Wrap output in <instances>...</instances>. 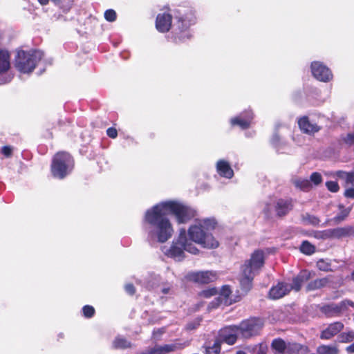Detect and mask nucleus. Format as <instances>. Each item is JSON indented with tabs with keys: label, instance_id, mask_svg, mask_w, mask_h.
Instances as JSON below:
<instances>
[{
	"label": "nucleus",
	"instance_id": "obj_1",
	"mask_svg": "<svg viewBox=\"0 0 354 354\" xmlns=\"http://www.w3.org/2000/svg\"><path fill=\"white\" fill-rule=\"evenodd\" d=\"M174 214L178 223H184L195 215V212L181 203L167 201L154 205L145 215L143 227L150 241L165 243L174 232L172 225L167 218Z\"/></svg>",
	"mask_w": 354,
	"mask_h": 354
},
{
	"label": "nucleus",
	"instance_id": "obj_2",
	"mask_svg": "<svg viewBox=\"0 0 354 354\" xmlns=\"http://www.w3.org/2000/svg\"><path fill=\"white\" fill-rule=\"evenodd\" d=\"M216 221L213 218H205L198 221L188 230L189 240L192 243L201 245L203 248L212 249L218 246V242L210 234L214 229Z\"/></svg>",
	"mask_w": 354,
	"mask_h": 354
},
{
	"label": "nucleus",
	"instance_id": "obj_3",
	"mask_svg": "<svg viewBox=\"0 0 354 354\" xmlns=\"http://www.w3.org/2000/svg\"><path fill=\"white\" fill-rule=\"evenodd\" d=\"M265 255L262 250H255L250 259L245 261L241 267L240 284L245 292L250 290L254 277L258 274L264 265Z\"/></svg>",
	"mask_w": 354,
	"mask_h": 354
},
{
	"label": "nucleus",
	"instance_id": "obj_4",
	"mask_svg": "<svg viewBox=\"0 0 354 354\" xmlns=\"http://www.w3.org/2000/svg\"><path fill=\"white\" fill-rule=\"evenodd\" d=\"M185 251L193 254H196L199 252L194 243L188 239L186 230L180 229L178 237L173 241L171 245L165 254L167 257L180 261L185 257Z\"/></svg>",
	"mask_w": 354,
	"mask_h": 354
},
{
	"label": "nucleus",
	"instance_id": "obj_5",
	"mask_svg": "<svg viewBox=\"0 0 354 354\" xmlns=\"http://www.w3.org/2000/svg\"><path fill=\"white\" fill-rule=\"evenodd\" d=\"M310 279V272L307 270H302L293 279L292 283L279 282L277 286L272 287L270 292V297L273 299H278L294 290L298 291L301 289L303 283Z\"/></svg>",
	"mask_w": 354,
	"mask_h": 354
},
{
	"label": "nucleus",
	"instance_id": "obj_6",
	"mask_svg": "<svg viewBox=\"0 0 354 354\" xmlns=\"http://www.w3.org/2000/svg\"><path fill=\"white\" fill-rule=\"evenodd\" d=\"M74 167L72 156L66 152H58L53 157L51 171L54 177L63 179L68 175Z\"/></svg>",
	"mask_w": 354,
	"mask_h": 354
},
{
	"label": "nucleus",
	"instance_id": "obj_7",
	"mask_svg": "<svg viewBox=\"0 0 354 354\" xmlns=\"http://www.w3.org/2000/svg\"><path fill=\"white\" fill-rule=\"evenodd\" d=\"M42 51L35 50L30 52L20 50L17 53L15 66L23 73H30L35 68L37 64L42 59Z\"/></svg>",
	"mask_w": 354,
	"mask_h": 354
},
{
	"label": "nucleus",
	"instance_id": "obj_8",
	"mask_svg": "<svg viewBox=\"0 0 354 354\" xmlns=\"http://www.w3.org/2000/svg\"><path fill=\"white\" fill-rule=\"evenodd\" d=\"M263 326L264 323L261 319L252 317L242 321L239 325L230 326V330L239 333L244 338H250L259 335Z\"/></svg>",
	"mask_w": 354,
	"mask_h": 354
},
{
	"label": "nucleus",
	"instance_id": "obj_9",
	"mask_svg": "<svg viewBox=\"0 0 354 354\" xmlns=\"http://www.w3.org/2000/svg\"><path fill=\"white\" fill-rule=\"evenodd\" d=\"M311 73L317 80L328 82L333 80L331 70L320 62H311Z\"/></svg>",
	"mask_w": 354,
	"mask_h": 354
},
{
	"label": "nucleus",
	"instance_id": "obj_10",
	"mask_svg": "<svg viewBox=\"0 0 354 354\" xmlns=\"http://www.w3.org/2000/svg\"><path fill=\"white\" fill-rule=\"evenodd\" d=\"M328 238L341 239L346 237H354V225L328 229L324 231Z\"/></svg>",
	"mask_w": 354,
	"mask_h": 354
},
{
	"label": "nucleus",
	"instance_id": "obj_11",
	"mask_svg": "<svg viewBox=\"0 0 354 354\" xmlns=\"http://www.w3.org/2000/svg\"><path fill=\"white\" fill-rule=\"evenodd\" d=\"M190 280L198 283H209L216 279V274L213 271H199L189 274Z\"/></svg>",
	"mask_w": 354,
	"mask_h": 354
},
{
	"label": "nucleus",
	"instance_id": "obj_12",
	"mask_svg": "<svg viewBox=\"0 0 354 354\" xmlns=\"http://www.w3.org/2000/svg\"><path fill=\"white\" fill-rule=\"evenodd\" d=\"M344 325L341 322H335L330 324L328 327L323 330L320 335L322 339H330L344 329Z\"/></svg>",
	"mask_w": 354,
	"mask_h": 354
},
{
	"label": "nucleus",
	"instance_id": "obj_13",
	"mask_svg": "<svg viewBox=\"0 0 354 354\" xmlns=\"http://www.w3.org/2000/svg\"><path fill=\"white\" fill-rule=\"evenodd\" d=\"M253 119V114L250 111H245L241 113L239 116L231 119L232 125L239 126L241 129H245L248 128Z\"/></svg>",
	"mask_w": 354,
	"mask_h": 354
},
{
	"label": "nucleus",
	"instance_id": "obj_14",
	"mask_svg": "<svg viewBox=\"0 0 354 354\" xmlns=\"http://www.w3.org/2000/svg\"><path fill=\"white\" fill-rule=\"evenodd\" d=\"M177 12L179 14V16H176L175 18L178 19V28L180 30V32L185 31L192 24L195 23V17L192 10H189V12L184 15H181L180 10H178Z\"/></svg>",
	"mask_w": 354,
	"mask_h": 354
},
{
	"label": "nucleus",
	"instance_id": "obj_15",
	"mask_svg": "<svg viewBox=\"0 0 354 354\" xmlns=\"http://www.w3.org/2000/svg\"><path fill=\"white\" fill-rule=\"evenodd\" d=\"M171 25V15L169 14H158L156 17V27L162 32L169 31Z\"/></svg>",
	"mask_w": 354,
	"mask_h": 354
},
{
	"label": "nucleus",
	"instance_id": "obj_16",
	"mask_svg": "<svg viewBox=\"0 0 354 354\" xmlns=\"http://www.w3.org/2000/svg\"><path fill=\"white\" fill-rule=\"evenodd\" d=\"M183 348H184V346L179 343L165 344L163 346L156 345L149 351L148 354H165Z\"/></svg>",
	"mask_w": 354,
	"mask_h": 354
},
{
	"label": "nucleus",
	"instance_id": "obj_17",
	"mask_svg": "<svg viewBox=\"0 0 354 354\" xmlns=\"http://www.w3.org/2000/svg\"><path fill=\"white\" fill-rule=\"evenodd\" d=\"M345 304L342 302L339 304H326L321 307L320 310L328 317L338 316L341 314Z\"/></svg>",
	"mask_w": 354,
	"mask_h": 354
},
{
	"label": "nucleus",
	"instance_id": "obj_18",
	"mask_svg": "<svg viewBox=\"0 0 354 354\" xmlns=\"http://www.w3.org/2000/svg\"><path fill=\"white\" fill-rule=\"evenodd\" d=\"M216 170L221 176L226 178H232L234 176L233 169L231 168L229 162L224 160H220L217 162Z\"/></svg>",
	"mask_w": 354,
	"mask_h": 354
},
{
	"label": "nucleus",
	"instance_id": "obj_19",
	"mask_svg": "<svg viewBox=\"0 0 354 354\" xmlns=\"http://www.w3.org/2000/svg\"><path fill=\"white\" fill-rule=\"evenodd\" d=\"M291 203L288 200L279 199L275 205V210L278 216L286 214L291 209Z\"/></svg>",
	"mask_w": 354,
	"mask_h": 354
},
{
	"label": "nucleus",
	"instance_id": "obj_20",
	"mask_svg": "<svg viewBox=\"0 0 354 354\" xmlns=\"http://www.w3.org/2000/svg\"><path fill=\"white\" fill-rule=\"evenodd\" d=\"M230 326L221 331V337L222 339L230 345L234 344L237 339V335L239 333H234L230 330Z\"/></svg>",
	"mask_w": 354,
	"mask_h": 354
},
{
	"label": "nucleus",
	"instance_id": "obj_21",
	"mask_svg": "<svg viewBox=\"0 0 354 354\" xmlns=\"http://www.w3.org/2000/svg\"><path fill=\"white\" fill-rule=\"evenodd\" d=\"M10 68V55L7 50H0V73L7 71Z\"/></svg>",
	"mask_w": 354,
	"mask_h": 354
},
{
	"label": "nucleus",
	"instance_id": "obj_22",
	"mask_svg": "<svg viewBox=\"0 0 354 354\" xmlns=\"http://www.w3.org/2000/svg\"><path fill=\"white\" fill-rule=\"evenodd\" d=\"M271 346L272 349L274 350L277 353L286 354L288 343H286L282 339H274L272 341Z\"/></svg>",
	"mask_w": 354,
	"mask_h": 354
},
{
	"label": "nucleus",
	"instance_id": "obj_23",
	"mask_svg": "<svg viewBox=\"0 0 354 354\" xmlns=\"http://www.w3.org/2000/svg\"><path fill=\"white\" fill-rule=\"evenodd\" d=\"M307 347L297 343H288L286 354H306Z\"/></svg>",
	"mask_w": 354,
	"mask_h": 354
},
{
	"label": "nucleus",
	"instance_id": "obj_24",
	"mask_svg": "<svg viewBox=\"0 0 354 354\" xmlns=\"http://www.w3.org/2000/svg\"><path fill=\"white\" fill-rule=\"evenodd\" d=\"M340 212L338 213L335 216L333 217V221L335 224H339L344 221L349 215L351 212V208H345L342 204L338 205Z\"/></svg>",
	"mask_w": 354,
	"mask_h": 354
},
{
	"label": "nucleus",
	"instance_id": "obj_25",
	"mask_svg": "<svg viewBox=\"0 0 354 354\" xmlns=\"http://www.w3.org/2000/svg\"><path fill=\"white\" fill-rule=\"evenodd\" d=\"M292 182L300 190L308 192L310 189V181L308 179L294 178L292 179Z\"/></svg>",
	"mask_w": 354,
	"mask_h": 354
},
{
	"label": "nucleus",
	"instance_id": "obj_26",
	"mask_svg": "<svg viewBox=\"0 0 354 354\" xmlns=\"http://www.w3.org/2000/svg\"><path fill=\"white\" fill-rule=\"evenodd\" d=\"M317 353L319 354H339V350L334 345H321L317 347Z\"/></svg>",
	"mask_w": 354,
	"mask_h": 354
},
{
	"label": "nucleus",
	"instance_id": "obj_27",
	"mask_svg": "<svg viewBox=\"0 0 354 354\" xmlns=\"http://www.w3.org/2000/svg\"><path fill=\"white\" fill-rule=\"evenodd\" d=\"M330 282L328 277L315 279L311 282V290L319 289L326 286Z\"/></svg>",
	"mask_w": 354,
	"mask_h": 354
},
{
	"label": "nucleus",
	"instance_id": "obj_28",
	"mask_svg": "<svg viewBox=\"0 0 354 354\" xmlns=\"http://www.w3.org/2000/svg\"><path fill=\"white\" fill-rule=\"evenodd\" d=\"M113 345L115 348H127L131 346V343L125 338L119 336L114 339Z\"/></svg>",
	"mask_w": 354,
	"mask_h": 354
},
{
	"label": "nucleus",
	"instance_id": "obj_29",
	"mask_svg": "<svg viewBox=\"0 0 354 354\" xmlns=\"http://www.w3.org/2000/svg\"><path fill=\"white\" fill-rule=\"evenodd\" d=\"M206 354H218L221 351V341L216 339L212 346L205 347Z\"/></svg>",
	"mask_w": 354,
	"mask_h": 354
},
{
	"label": "nucleus",
	"instance_id": "obj_30",
	"mask_svg": "<svg viewBox=\"0 0 354 354\" xmlns=\"http://www.w3.org/2000/svg\"><path fill=\"white\" fill-rule=\"evenodd\" d=\"M246 349L252 354H266L267 347L263 344H259L253 346H248Z\"/></svg>",
	"mask_w": 354,
	"mask_h": 354
},
{
	"label": "nucleus",
	"instance_id": "obj_31",
	"mask_svg": "<svg viewBox=\"0 0 354 354\" xmlns=\"http://www.w3.org/2000/svg\"><path fill=\"white\" fill-rule=\"evenodd\" d=\"M298 125L301 131L308 133L310 128V122L308 116H304L299 119Z\"/></svg>",
	"mask_w": 354,
	"mask_h": 354
},
{
	"label": "nucleus",
	"instance_id": "obj_32",
	"mask_svg": "<svg viewBox=\"0 0 354 354\" xmlns=\"http://www.w3.org/2000/svg\"><path fill=\"white\" fill-rule=\"evenodd\" d=\"M339 342L342 343L351 342L354 339V331L344 332L338 336Z\"/></svg>",
	"mask_w": 354,
	"mask_h": 354
},
{
	"label": "nucleus",
	"instance_id": "obj_33",
	"mask_svg": "<svg viewBox=\"0 0 354 354\" xmlns=\"http://www.w3.org/2000/svg\"><path fill=\"white\" fill-rule=\"evenodd\" d=\"M317 266L319 270L327 272L330 270L331 265L329 262L326 261L324 259H319L317 262Z\"/></svg>",
	"mask_w": 354,
	"mask_h": 354
},
{
	"label": "nucleus",
	"instance_id": "obj_34",
	"mask_svg": "<svg viewBox=\"0 0 354 354\" xmlns=\"http://www.w3.org/2000/svg\"><path fill=\"white\" fill-rule=\"evenodd\" d=\"M326 186L327 189L333 193H336L339 189V186L337 181H333V180L327 181L326 183Z\"/></svg>",
	"mask_w": 354,
	"mask_h": 354
},
{
	"label": "nucleus",
	"instance_id": "obj_35",
	"mask_svg": "<svg viewBox=\"0 0 354 354\" xmlns=\"http://www.w3.org/2000/svg\"><path fill=\"white\" fill-rule=\"evenodd\" d=\"M116 12L114 10L109 9L104 12V18L110 22H113L116 19Z\"/></svg>",
	"mask_w": 354,
	"mask_h": 354
},
{
	"label": "nucleus",
	"instance_id": "obj_36",
	"mask_svg": "<svg viewBox=\"0 0 354 354\" xmlns=\"http://www.w3.org/2000/svg\"><path fill=\"white\" fill-rule=\"evenodd\" d=\"M82 311L84 316L87 318L92 317L95 313L94 308L89 305L84 306L82 308Z\"/></svg>",
	"mask_w": 354,
	"mask_h": 354
},
{
	"label": "nucleus",
	"instance_id": "obj_37",
	"mask_svg": "<svg viewBox=\"0 0 354 354\" xmlns=\"http://www.w3.org/2000/svg\"><path fill=\"white\" fill-rule=\"evenodd\" d=\"M322 182V175L318 172L311 174V183L315 185H319Z\"/></svg>",
	"mask_w": 354,
	"mask_h": 354
},
{
	"label": "nucleus",
	"instance_id": "obj_38",
	"mask_svg": "<svg viewBox=\"0 0 354 354\" xmlns=\"http://www.w3.org/2000/svg\"><path fill=\"white\" fill-rule=\"evenodd\" d=\"M159 281L158 277H151V279L147 282L146 287L148 289H154L156 288V283Z\"/></svg>",
	"mask_w": 354,
	"mask_h": 354
},
{
	"label": "nucleus",
	"instance_id": "obj_39",
	"mask_svg": "<svg viewBox=\"0 0 354 354\" xmlns=\"http://www.w3.org/2000/svg\"><path fill=\"white\" fill-rule=\"evenodd\" d=\"M300 251L307 255L310 254V242L304 241L300 246Z\"/></svg>",
	"mask_w": 354,
	"mask_h": 354
},
{
	"label": "nucleus",
	"instance_id": "obj_40",
	"mask_svg": "<svg viewBox=\"0 0 354 354\" xmlns=\"http://www.w3.org/2000/svg\"><path fill=\"white\" fill-rule=\"evenodd\" d=\"M160 291L163 295H171L174 292L172 286L170 283L165 284Z\"/></svg>",
	"mask_w": 354,
	"mask_h": 354
},
{
	"label": "nucleus",
	"instance_id": "obj_41",
	"mask_svg": "<svg viewBox=\"0 0 354 354\" xmlns=\"http://www.w3.org/2000/svg\"><path fill=\"white\" fill-rule=\"evenodd\" d=\"M201 321V318H197L195 320H194L193 322H189V324H187V326H186L187 329V330H194V329L196 328L200 325Z\"/></svg>",
	"mask_w": 354,
	"mask_h": 354
},
{
	"label": "nucleus",
	"instance_id": "obj_42",
	"mask_svg": "<svg viewBox=\"0 0 354 354\" xmlns=\"http://www.w3.org/2000/svg\"><path fill=\"white\" fill-rule=\"evenodd\" d=\"M12 149L9 146H4L1 149V153L6 156L9 157L11 156Z\"/></svg>",
	"mask_w": 354,
	"mask_h": 354
},
{
	"label": "nucleus",
	"instance_id": "obj_43",
	"mask_svg": "<svg viewBox=\"0 0 354 354\" xmlns=\"http://www.w3.org/2000/svg\"><path fill=\"white\" fill-rule=\"evenodd\" d=\"M106 133L109 137L115 138L118 136L117 130L115 128L110 127L107 129Z\"/></svg>",
	"mask_w": 354,
	"mask_h": 354
},
{
	"label": "nucleus",
	"instance_id": "obj_44",
	"mask_svg": "<svg viewBox=\"0 0 354 354\" xmlns=\"http://www.w3.org/2000/svg\"><path fill=\"white\" fill-rule=\"evenodd\" d=\"M126 292L132 295L135 293V288L133 284L129 283L125 286Z\"/></svg>",
	"mask_w": 354,
	"mask_h": 354
},
{
	"label": "nucleus",
	"instance_id": "obj_45",
	"mask_svg": "<svg viewBox=\"0 0 354 354\" xmlns=\"http://www.w3.org/2000/svg\"><path fill=\"white\" fill-rule=\"evenodd\" d=\"M279 140V136L277 133H274L271 139V143L274 147H277Z\"/></svg>",
	"mask_w": 354,
	"mask_h": 354
},
{
	"label": "nucleus",
	"instance_id": "obj_46",
	"mask_svg": "<svg viewBox=\"0 0 354 354\" xmlns=\"http://www.w3.org/2000/svg\"><path fill=\"white\" fill-rule=\"evenodd\" d=\"M344 196L347 198H354V188L347 189L344 192Z\"/></svg>",
	"mask_w": 354,
	"mask_h": 354
},
{
	"label": "nucleus",
	"instance_id": "obj_47",
	"mask_svg": "<svg viewBox=\"0 0 354 354\" xmlns=\"http://www.w3.org/2000/svg\"><path fill=\"white\" fill-rule=\"evenodd\" d=\"M215 294H216V290L214 289H211V290H205L203 292V295L206 297H209Z\"/></svg>",
	"mask_w": 354,
	"mask_h": 354
},
{
	"label": "nucleus",
	"instance_id": "obj_48",
	"mask_svg": "<svg viewBox=\"0 0 354 354\" xmlns=\"http://www.w3.org/2000/svg\"><path fill=\"white\" fill-rule=\"evenodd\" d=\"M222 294L225 295V297H228L229 294L230 293V289L229 286H225L223 287L222 289Z\"/></svg>",
	"mask_w": 354,
	"mask_h": 354
},
{
	"label": "nucleus",
	"instance_id": "obj_49",
	"mask_svg": "<svg viewBox=\"0 0 354 354\" xmlns=\"http://www.w3.org/2000/svg\"><path fill=\"white\" fill-rule=\"evenodd\" d=\"M346 180L351 183H354V173H348L347 174Z\"/></svg>",
	"mask_w": 354,
	"mask_h": 354
},
{
	"label": "nucleus",
	"instance_id": "obj_50",
	"mask_svg": "<svg viewBox=\"0 0 354 354\" xmlns=\"http://www.w3.org/2000/svg\"><path fill=\"white\" fill-rule=\"evenodd\" d=\"M346 351L348 353H354V342L346 348Z\"/></svg>",
	"mask_w": 354,
	"mask_h": 354
},
{
	"label": "nucleus",
	"instance_id": "obj_51",
	"mask_svg": "<svg viewBox=\"0 0 354 354\" xmlns=\"http://www.w3.org/2000/svg\"><path fill=\"white\" fill-rule=\"evenodd\" d=\"M320 129V127L317 125L311 124V133H315L319 131Z\"/></svg>",
	"mask_w": 354,
	"mask_h": 354
},
{
	"label": "nucleus",
	"instance_id": "obj_52",
	"mask_svg": "<svg viewBox=\"0 0 354 354\" xmlns=\"http://www.w3.org/2000/svg\"><path fill=\"white\" fill-rule=\"evenodd\" d=\"M38 1L41 4V5H46L49 0H38Z\"/></svg>",
	"mask_w": 354,
	"mask_h": 354
},
{
	"label": "nucleus",
	"instance_id": "obj_53",
	"mask_svg": "<svg viewBox=\"0 0 354 354\" xmlns=\"http://www.w3.org/2000/svg\"><path fill=\"white\" fill-rule=\"evenodd\" d=\"M317 222H318V219L317 218H312L311 217V223L312 224H315Z\"/></svg>",
	"mask_w": 354,
	"mask_h": 354
},
{
	"label": "nucleus",
	"instance_id": "obj_54",
	"mask_svg": "<svg viewBox=\"0 0 354 354\" xmlns=\"http://www.w3.org/2000/svg\"><path fill=\"white\" fill-rule=\"evenodd\" d=\"M350 279H351V280H352L353 281H354V270H353V272L351 273Z\"/></svg>",
	"mask_w": 354,
	"mask_h": 354
},
{
	"label": "nucleus",
	"instance_id": "obj_55",
	"mask_svg": "<svg viewBox=\"0 0 354 354\" xmlns=\"http://www.w3.org/2000/svg\"><path fill=\"white\" fill-rule=\"evenodd\" d=\"M315 251V247L311 244V254L314 253Z\"/></svg>",
	"mask_w": 354,
	"mask_h": 354
},
{
	"label": "nucleus",
	"instance_id": "obj_56",
	"mask_svg": "<svg viewBox=\"0 0 354 354\" xmlns=\"http://www.w3.org/2000/svg\"><path fill=\"white\" fill-rule=\"evenodd\" d=\"M236 354H247V353L243 351H238L236 352Z\"/></svg>",
	"mask_w": 354,
	"mask_h": 354
},
{
	"label": "nucleus",
	"instance_id": "obj_57",
	"mask_svg": "<svg viewBox=\"0 0 354 354\" xmlns=\"http://www.w3.org/2000/svg\"><path fill=\"white\" fill-rule=\"evenodd\" d=\"M52 1L55 2L56 4L59 3V0H52Z\"/></svg>",
	"mask_w": 354,
	"mask_h": 354
},
{
	"label": "nucleus",
	"instance_id": "obj_58",
	"mask_svg": "<svg viewBox=\"0 0 354 354\" xmlns=\"http://www.w3.org/2000/svg\"><path fill=\"white\" fill-rule=\"evenodd\" d=\"M265 211H266L267 213H268V212H269V211H270V210H269V208L268 207L267 209H265Z\"/></svg>",
	"mask_w": 354,
	"mask_h": 354
},
{
	"label": "nucleus",
	"instance_id": "obj_59",
	"mask_svg": "<svg viewBox=\"0 0 354 354\" xmlns=\"http://www.w3.org/2000/svg\"><path fill=\"white\" fill-rule=\"evenodd\" d=\"M353 304H354V303L353 301H351L350 305L353 306Z\"/></svg>",
	"mask_w": 354,
	"mask_h": 354
},
{
	"label": "nucleus",
	"instance_id": "obj_60",
	"mask_svg": "<svg viewBox=\"0 0 354 354\" xmlns=\"http://www.w3.org/2000/svg\"><path fill=\"white\" fill-rule=\"evenodd\" d=\"M186 37H187V38H189V35H188V34H186Z\"/></svg>",
	"mask_w": 354,
	"mask_h": 354
}]
</instances>
